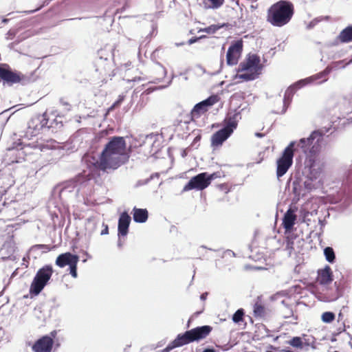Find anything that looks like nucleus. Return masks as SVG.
Returning <instances> with one entry per match:
<instances>
[{
    "label": "nucleus",
    "mask_w": 352,
    "mask_h": 352,
    "mask_svg": "<svg viewBox=\"0 0 352 352\" xmlns=\"http://www.w3.org/2000/svg\"><path fill=\"white\" fill-rule=\"evenodd\" d=\"M130 155L126 150V142L124 137L109 138L96 162V166L102 171L116 170L126 163Z\"/></svg>",
    "instance_id": "f257e3e1"
},
{
    "label": "nucleus",
    "mask_w": 352,
    "mask_h": 352,
    "mask_svg": "<svg viewBox=\"0 0 352 352\" xmlns=\"http://www.w3.org/2000/svg\"><path fill=\"white\" fill-rule=\"evenodd\" d=\"M330 127H322L313 131L308 138H301L298 142L297 149L300 148L306 156V166L311 169L313 174H317L320 170L322 163L320 153L322 148L324 135L328 133Z\"/></svg>",
    "instance_id": "f03ea898"
},
{
    "label": "nucleus",
    "mask_w": 352,
    "mask_h": 352,
    "mask_svg": "<svg viewBox=\"0 0 352 352\" xmlns=\"http://www.w3.org/2000/svg\"><path fill=\"white\" fill-rule=\"evenodd\" d=\"M294 13L292 3L287 0H280L270 7L267 21L274 26L282 27L289 22Z\"/></svg>",
    "instance_id": "7ed1b4c3"
},
{
    "label": "nucleus",
    "mask_w": 352,
    "mask_h": 352,
    "mask_svg": "<svg viewBox=\"0 0 352 352\" xmlns=\"http://www.w3.org/2000/svg\"><path fill=\"white\" fill-rule=\"evenodd\" d=\"M241 118V112L236 109L229 111L223 120V127L211 136V146L214 148L221 146L236 129Z\"/></svg>",
    "instance_id": "20e7f679"
},
{
    "label": "nucleus",
    "mask_w": 352,
    "mask_h": 352,
    "mask_svg": "<svg viewBox=\"0 0 352 352\" xmlns=\"http://www.w3.org/2000/svg\"><path fill=\"white\" fill-rule=\"evenodd\" d=\"M324 168V163H322L320 170L317 174H313L311 169H309L306 166V159L304 162V170L303 175L305 178L297 177L293 181L292 183V192L297 197L298 200L300 197L306 195L307 193L309 192L313 188H314V184L313 182L316 180L320 176Z\"/></svg>",
    "instance_id": "39448f33"
},
{
    "label": "nucleus",
    "mask_w": 352,
    "mask_h": 352,
    "mask_svg": "<svg viewBox=\"0 0 352 352\" xmlns=\"http://www.w3.org/2000/svg\"><path fill=\"white\" fill-rule=\"evenodd\" d=\"M93 177V174L89 170H83L74 178L64 182L61 186L56 187L54 192L58 190L59 197L61 199L67 197L69 194L76 197L80 188L82 186H85Z\"/></svg>",
    "instance_id": "423d86ee"
},
{
    "label": "nucleus",
    "mask_w": 352,
    "mask_h": 352,
    "mask_svg": "<svg viewBox=\"0 0 352 352\" xmlns=\"http://www.w3.org/2000/svg\"><path fill=\"white\" fill-rule=\"evenodd\" d=\"M54 272L51 265H45L40 268L34 276L30 287L31 295H38L48 284Z\"/></svg>",
    "instance_id": "0eeeda50"
},
{
    "label": "nucleus",
    "mask_w": 352,
    "mask_h": 352,
    "mask_svg": "<svg viewBox=\"0 0 352 352\" xmlns=\"http://www.w3.org/2000/svg\"><path fill=\"white\" fill-rule=\"evenodd\" d=\"M298 142L292 141L283 150L280 157L276 161V176L278 178L283 176L292 166L294 155L295 146Z\"/></svg>",
    "instance_id": "6e6552de"
},
{
    "label": "nucleus",
    "mask_w": 352,
    "mask_h": 352,
    "mask_svg": "<svg viewBox=\"0 0 352 352\" xmlns=\"http://www.w3.org/2000/svg\"><path fill=\"white\" fill-rule=\"evenodd\" d=\"M49 122L50 120L46 113L34 116L28 123L27 135L29 133L31 137L36 136L43 129L53 128L54 123L56 125L58 124L56 119L50 122V124Z\"/></svg>",
    "instance_id": "1a4fd4ad"
},
{
    "label": "nucleus",
    "mask_w": 352,
    "mask_h": 352,
    "mask_svg": "<svg viewBox=\"0 0 352 352\" xmlns=\"http://www.w3.org/2000/svg\"><path fill=\"white\" fill-rule=\"evenodd\" d=\"M79 261V256L69 252L59 254L56 259V265L60 267L69 266V274L73 278L78 277L77 265Z\"/></svg>",
    "instance_id": "9d476101"
},
{
    "label": "nucleus",
    "mask_w": 352,
    "mask_h": 352,
    "mask_svg": "<svg viewBox=\"0 0 352 352\" xmlns=\"http://www.w3.org/2000/svg\"><path fill=\"white\" fill-rule=\"evenodd\" d=\"M27 78L21 72L11 69L7 64H0V80L10 85L22 82L25 84Z\"/></svg>",
    "instance_id": "9b49d317"
},
{
    "label": "nucleus",
    "mask_w": 352,
    "mask_h": 352,
    "mask_svg": "<svg viewBox=\"0 0 352 352\" xmlns=\"http://www.w3.org/2000/svg\"><path fill=\"white\" fill-rule=\"evenodd\" d=\"M263 65L261 64V58L256 54H249L245 60L240 63L237 72H252L254 74H261Z\"/></svg>",
    "instance_id": "f8f14e48"
},
{
    "label": "nucleus",
    "mask_w": 352,
    "mask_h": 352,
    "mask_svg": "<svg viewBox=\"0 0 352 352\" xmlns=\"http://www.w3.org/2000/svg\"><path fill=\"white\" fill-rule=\"evenodd\" d=\"M208 173H201L192 177L184 186L183 191L190 190H202L210 185Z\"/></svg>",
    "instance_id": "ddd939ff"
},
{
    "label": "nucleus",
    "mask_w": 352,
    "mask_h": 352,
    "mask_svg": "<svg viewBox=\"0 0 352 352\" xmlns=\"http://www.w3.org/2000/svg\"><path fill=\"white\" fill-rule=\"evenodd\" d=\"M242 40H237L231 43L226 54V63L228 65H236L243 51Z\"/></svg>",
    "instance_id": "4468645a"
},
{
    "label": "nucleus",
    "mask_w": 352,
    "mask_h": 352,
    "mask_svg": "<svg viewBox=\"0 0 352 352\" xmlns=\"http://www.w3.org/2000/svg\"><path fill=\"white\" fill-rule=\"evenodd\" d=\"M13 144V146L8 148L7 155L14 157L12 160H10L12 163L21 162L22 161L25 160L27 150L30 147L28 145L23 146L21 142L14 143Z\"/></svg>",
    "instance_id": "2eb2a0df"
},
{
    "label": "nucleus",
    "mask_w": 352,
    "mask_h": 352,
    "mask_svg": "<svg viewBox=\"0 0 352 352\" xmlns=\"http://www.w3.org/2000/svg\"><path fill=\"white\" fill-rule=\"evenodd\" d=\"M331 70L332 68L330 66H327L324 70H322L320 72H318L308 78L298 80L296 82V85H298V87H303L304 86L308 84L312 83L319 80H321L319 81L318 83L322 84V82L327 81L328 78H327V76L330 74Z\"/></svg>",
    "instance_id": "dca6fc26"
},
{
    "label": "nucleus",
    "mask_w": 352,
    "mask_h": 352,
    "mask_svg": "<svg viewBox=\"0 0 352 352\" xmlns=\"http://www.w3.org/2000/svg\"><path fill=\"white\" fill-rule=\"evenodd\" d=\"M218 101V96L216 95H212L208 98L196 104L191 111V113L193 116H199L201 113H205L208 111V108L212 107Z\"/></svg>",
    "instance_id": "f3484780"
},
{
    "label": "nucleus",
    "mask_w": 352,
    "mask_h": 352,
    "mask_svg": "<svg viewBox=\"0 0 352 352\" xmlns=\"http://www.w3.org/2000/svg\"><path fill=\"white\" fill-rule=\"evenodd\" d=\"M54 341L48 336H44L35 342L32 346L34 352H51Z\"/></svg>",
    "instance_id": "a211bd4d"
},
{
    "label": "nucleus",
    "mask_w": 352,
    "mask_h": 352,
    "mask_svg": "<svg viewBox=\"0 0 352 352\" xmlns=\"http://www.w3.org/2000/svg\"><path fill=\"white\" fill-rule=\"evenodd\" d=\"M340 106L341 111L338 119H341L342 116V118H346L347 121L352 122V94L348 97L344 98Z\"/></svg>",
    "instance_id": "6ab92c4d"
},
{
    "label": "nucleus",
    "mask_w": 352,
    "mask_h": 352,
    "mask_svg": "<svg viewBox=\"0 0 352 352\" xmlns=\"http://www.w3.org/2000/svg\"><path fill=\"white\" fill-rule=\"evenodd\" d=\"M131 221V216L126 211H124L120 214L118 224V235L119 238L127 235Z\"/></svg>",
    "instance_id": "aec40b11"
},
{
    "label": "nucleus",
    "mask_w": 352,
    "mask_h": 352,
    "mask_svg": "<svg viewBox=\"0 0 352 352\" xmlns=\"http://www.w3.org/2000/svg\"><path fill=\"white\" fill-rule=\"evenodd\" d=\"M296 208H289L283 217L282 225L285 233H291L293 231L296 221Z\"/></svg>",
    "instance_id": "412c9836"
},
{
    "label": "nucleus",
    "mask_w": 352,
    "mask_h": 352,
    "mask_svg": "<svg viewBox=\"0 0 352 352\" xmlns=\"http://www.w3.org/2000/svg\"><path fill=\"white\" fill-rule=\"evenodd\" d=\"M212 328L209 325H203L197 327L189 330L191 338H192L193 342L199 341L205 338L212 331Z\"/></svg>",
    "instance_id": "4be33fe9"
},
{
    "label": "nucleus",
    "mask_w": 352,
    "mask_h": 352,
    "mask_svg": "<svg viewBox=\"0 0 352 352\" xmlns=\"http://www.w3.org/2000/svg\"><path fill=\"white\" fill-rule=\"evenodd\" d=\"M318 279L322 285H328L333 281V272L329 265H326L324 268L318 270Z\"/></svg>",
    "instance_id": "5701e85b"
},
{
    "label": "nucleus",
    "mask_w": 352,
    "mask_h": 352,
    "mask_svg": "<svg viewBox=\"0 0 352 352\" xmlns=\"http://www.w3.org/2000/svg\"><path fill=\"white\" fill-rule=\"evenodd\" d=\"M301 87H298V85H296V82L290 85L285 91L284 98H283V104L284 108L283 109V113H285L287 110V108L289 103L292 101V97L294 93Z\"/></svg>",
    "instance_id": "b1692460"
},
{
    "label": "nucleus",
    "mask_w": 352,
    "mask_h": 352,
    "mask_svg": "<svg viewBox=\"0 0 352 352\" xmlns=\"http://www.w3.org/2000/svg\"><path fill=\"white\" fill-rule=\"evenodd\" d=\"M133 221L136 223H145L148 217V212L146 209L138 208L134 207L132 211Z\"/></svg>",
    "instance_id": "393cba45"
},
{
    "label": "nucleus",
    "mask_w": 352,
    "mask_h": 352,
    "mask_svg": "<svg viewBox=\"0 0 352 352\" xmlns=\"http://www.w3.org/2000/svg\"><path fill=\"white\" fill-rule=\"evenodd\" d=\"M173 344L177 347H180L189 343L193 342L192 338H191L189 330L183 333H179L177 336L175 340H173Z\"/></svg>",
    "instance_id": "a878e982"
},
{
    "label": "nucleus",
    "mask_w": 352,
    "mask_h": 352,
    "mask_svg": "<svg viewBox=\"0 0 352 352\" xmlns=\"http://www.w3.org/2000/svg\"><path fill=\"white\" fill-rule=\"evenodd\" d=\"M337 39L342 43L352 42V24L344 28L337 36Z\"/></svg>",
    "instance_id": "bb28decb"
},
{
    "label": "nucleus",
    "mask_w": 352,
    "mask_h": 352,
    "mask_svg": "<svg viewBox=\"0 0 352 352\" xmlns=\"http://www.w3.org/2000/svg\"><path fill=\"white\" fill-rule=\"evenodd\" d=\"M258 77V74H254L252 72H246L244 74H236L234 76V80L241 79L245 81L254 80Z\"/></svg>",
    "instance_id": "cd10ccee"
},
{
    "label": "nucleus",
    "mask_w": 352,
    "mask_h": 352,
    "mask_svg": "<svg viewBox=\"0 0 352 352\" xmlns=\"http://www.w3.org/2000/svg\"><path fill=\"white\" fill-rule=\"evenodd\" d=\"M323 254L325 259L329 263H334L336 260V253L333 248L327 246L324 248Z\"/></svg>",
    "instance_id": "c85d7f7f"
},
{
    "label": "nucleus",
    "mask_w": 352,
    "mask_h": 352,
    "mask_svg": "<svg viewBox=\"0 0 352 352\" xmlns=\"http://www.w3.org/2000/svg\"><path fill=\"white\" fill-rule=\"evenodd\" d=\"M342 185L352 188V167L345 169L342 176Z\"/></svg>",
    "instance_id": "c756f323"
},
{
    "label": "nucleus",
    "mask_w": 352,
    "mask_h": 352,
    "mask_svg": "<svg viewBox=\"0 0 352 352\" xmlns=\"http://www.w3.org/2000/svg\"><path fill=\"white\" fill-rule=\"evenodd\" d=\"M114 49L112 46L106 47L104 50H100L98 51V55L100 59L104 58L105 60H109V58H112L113 57Z\"/></svg>",
    "instance_id": "7c9ffc66"
},
{
    "label": "nucleus",
    "mask_w": 352,
    "mask_h": 352,
    "mask_svg": "<svg viewBox=\"0 0 352 352\" xmlns=\"http://www.w3.org/2000/svg\"><path fill=\"white\" fill-rule=\"evenodd\" d=\"M245 316V311L243 309L241 308L237 309L235 313L232 315V321L236 324H239L243 320Z\"/></svg>",
    "instance_id": "2f4dec72"
},
{
    "label": "nucleus",
    "mask_w": 352,
    "mask_h": 352,
    "mask_svg": "<svg viewBox=\"0 0 352 352\" xmlns=\"http://www.w3.org/2000/svg\"><path fill=\"white\" fill-rule=\"evenodd\" d=\"M288 343L293 347L302 349L303 346L302 339L300 337L296 336L293 337Z\"/></svg>",
    "instance_id": "473e14b6"
},
{
    "label": "nucleus",
    "mask_w": 352,
    "mask_h": 352,
    "mask_svg": "<svg viewBox=\"0 0 352 352\" xmlns=\"http://www.w3.org/2000/svg\"><path fill=\"white\" fill-rule=\"evenodd\" d=\"M282 314L284 318L292 317L295 320H298V317L294 315L293 309L289 305H286V308L283 310Z\"/></svg>",
    "instance_id": "72a5a7b5"
},
{
    "label": "nucleus",
    "mask_w": 352,
    "mask_h": 352,
    "mask_svg": "<svg viewBox=\"0 0 352 352\" xmlns=\"http://www.w3.org/2000/svg\"><path fill=\"white\" fill-rule=\"evenodd\" d=\"M322 322L325 323H330L335 319V314L331 311H325L321 316Z\"/></svg>",
    "instance_id": "f704fd0d"
},
{
    "label": "nucleus",
    "mask_w": 352,
    "mask_h": 352,
    "mask_svg": "<svg viewBox=\"0 0 352 352\" xmlns=\"http://www.w3.org/2000/svg\"><path fill=\"white\" fill-rule=\"evenodd\" d=\"M226 25L225 23H223L221 25H211L208 27L205 28L203 31L208 34H214L219 30L221 28L224 27Z\"/></svg>",
    "instance_id": "c9c22d12"
},
{
    "label": "nucleus",
    "mask_w": 352,
    "mask_h": 352,
    "mask_svg": "<svg viewBox=\"0 0 352 352\" xmlns=\"http://www.w3.org/2000/svg\"><path fill=\"white\" fill-rule=\"evenodd\" d=\"M334 285L336 289V296L333 298V300H337L340 297L343 296L344 293V287L342 285V283H338L337 282L334 283Z\"/></svg>",
    "instance_id": "e433bc0d"
},
{
    "label": "nucleus",
    "mask_w": 352,
    "mask_h": 352,
    "mask_svg": "<svg viewBox=\"0 0 352 352\" xmlns=\"http://www.w3.org/2000/svg\"><path fill=\"white\" fill-rule=\"evenodd\" d=\"M294 249L293 239H290L289 236H287L285 250L288 251L289 256H291Z\"/></svg>",
    "instance_id": "4c0bfd02"
},
{
    "label": "nucleus",
    "mask_w": 352,
    "mask_h": 352,
    "mask_svg": "<svg viewBox=\"0 0 352 352\" xmlns=\"http://www.w3.org/2000/svg\"><path fill=\"white\" fill-rule=\"evenodd\" d=\"M34 250H42L43 252H47L50 251V249L47 245L38 244V245H33L30 248L31 251H33Z\"/></svg>",
    "instance_id": "58836bf2"
},
{
    "label": "nucleus",
    "mask_w": 352,
    "mask_h": 352,
    "mask_svg": "<svg viewBox=\"0 0 352 352\" xmlns=\"http://www.w3.org/2000/svg\"><path fill=\"white\" fill-rule=\"evenodd\" d=\"M263 307L258 304H255L254 306V314L255 316H261L263 313Z\"/></svg>",
    "instance_id": "ea45409f"
},
{
    "label": "nucleus",
    "mask_w": 352,
    "mask_h": 352,
    "mask_svg": "<svg viewBox=\"0 0 352 352\" xmlns=\"http://www.w3.org/2000/svg\"><path fill=\"white\" fill-rule=\"evenodd\" d=\"M123 100H124V96H119L118 99L113 103V104L109 107V110H112L114 108H116V107L120 106Z\"/></svg>",
    "instance_id": "a19ab883"
},
{
    "label": "nucleus",
    "mask_w": 352,
    "mask_h": 352,
    "mask_svg": "<svg viewBox=\"0 0 352 352\" xmlns=\"http://www.w3.org/2000/svg\"><path fill=\"white\" fill-rule=\"evenodd\" d=\"M321 20H322V18H316V19H313L311 21H310L309 23V24L307 26V28L309 30L314 28L318 23L321 21Z\"/></svg>",
    "instance_id": "79ce46f5"
},
{
    "label": "nucleus",
    "mask_w": 352,
    "mask_h": 352,
    "mask_svg": "<svg viewBox=\"0 0 352 352\" xmlns=\"http://www.w3.org/2000/svg\"><path fill=\"white\" fill-rule=\"evenodd\" d=\"M175 348H177V346L173 344V341H172L164 349H162V352H170Z\"/></svg>",
    "instance_id": "37998d69"
},
{
    "label": "nucleus",
    "mask_w": 352,
    "mask_h": 352,
    "mask_svg": "<svg viewBox=\"0 0 352 352\" xmlns=\"http://www.w3.org/2000/svg\"><path fill=\"white\" fill-rule=\"evenodd\" d=\"M206 36L203 35V36H201L199 37H197V36H193L192 38H190L188 41V45H192V44H194L196 42H197L199 40L203 38H205Z\"/></svg>",
    "instance_id": "c03bdc74"
},
{
    "label": "nucleus",
    "mask_w": 352,
    "mask_h": 352,
    "mask_svg": "<svg viewBox=\"0 0 352 352\" xmlns=\"http://www.w3.org/2000/svg\"><path fill=\"white\" fill-rule=\"evenodd\" d=\"M319 223L320 224V232L319 233L316 232V233H314L313 232H311L310 233V234H314V236H317L318 237H320V236L322 234V233L323 232V230H322V228L324 226V220H321V219H319Z\"/></svg>",
    "instance_id": "a18cd8bd"
},
{
    "label": "nucleus",
    "mask_w": 352,
    "mask_h": 352,
    "mask_svg": "<svg viewBox=\"0 0 352 352\" xmlns=\"http://www.w3.org/2000/svg\"><path fill=\"white\" fill-rule=\"evenodd\" d=\"M208 179H210V184L211 183L212 180L221 177V173L220 172H215L212 174L208 173Z\"/></svg>",
    "instance_id": "49530a36"
},
{
    "label": "nucleus",
    "mask_w": 352,
    "mask_h": 352,
    "mask_svg": "<svg viewBox=\"0 0 352 352\" xmlns=\"http://www.w3.org/2000/svg\"><path fill=\"white\" fill-rule=\"evenodd\" d=\"M226 256H233V257H235L236 256V254L231 250H226L223 252V255H222V258Z\"/></svg>",
    "instance_id": "de8ad7c7"
},
{
    "label": "nucleus",
    "mask_w": 352,
    "mask_h": 352,
    "mask_svg": "<svg viewBox=\"0 0 352 352\" xmlns=\"http://www.w3.org/2000/svg\"><path fill=\"white\" fill-rule=\"evenodd\" d=\"M50 3V1L48 0H46L44 1V3L43 6H40L39 8H36V9H34V10H29V11H26L25 12L28 13V14H31V13H34L38 10H39L43 6H44L45 5H47L48 3Z\"/></svg>",
    "instance_id": "09e8293b"
},
{
    "label": "nucleus",
    "mask_w": 352,
    "mask_h": 352,
    "mask_svg": "<svg viewBox=\"0 0 352 352\" xmlns=\"http://www.w3.org/2000/svg\"><path fill=\"white\" fill-rule=\"evenodd\" d=\"M60 103L63 105V106H65L66 107V110L67 111H69L70 110V108H71V105L66 101L64 100V99L63 98H60Z\"/></svg>",
    "instance_id": "8fccbe9b"
},
{
    "label": "nucleus",
    "mask_w": 352,
    "mask_h": 352,
    "mask_svg": "<svg viewBox=\"0 0 352 352\" xmlns=\"http://www.w3.org/2000/svg\"><path fill=\"white\" fill-rule=\"evenodd\" d=\"M104 228L101 231L100 234L101 235H105L109 234V227L107 225L103 224Z\"/></svg>",
    "instance_id": "3c124183"
},
{
    "label": "nucleus",
    "mask_w": 352,
    "mask_h": 352,
    "mask_svg": "<svg viewBox=\"0 0 352 352\" xmlns=\"http://www.w3.org/2000/svg\"><path fill=\"white\" fill-rule=\"evenodd\" d=\"M7 34L8 36V38L12 39L14 38V36H15V32L14 31L9 30Z\"/></svg>",
    "instance_id": "603ef678"
},
{
    "label": "nucleus",
    "mask_w": 352,
    "mask_h": 352,
    "mask_svg": "<svg viewBox=\"0 0 352 352\" xmlns=\"http://www.w3.org/2000/svg\"><path fill=\"white\" fill-rule=\"evenodd\" d=\"M201 140V136L200 135H197L194 140H193V142L192 143V146H193L195 144H197V142H199Z\"/></svg>",
    "instance_id": "864d4df0"
},
{
    "label": "nucleus",
    "mask_w": 352,
    "mask_h": 352,
    "mask_svg": "<svg viewBox=\"0 0 352 352\" xmlns=\"http://www.w3.org/2000/svg\"><path fill=\"white\" fill-rule=\"evenodd\" d=\"M202 352H217V351L213 347H208L204 349Z\"/></svg>",
    "instance_id": "5fc2aeb1"
},
{
    "label": "nucleus",
    "mask_w": 352,
    "mask_h": 352,
    "mask_svg": "<svg viewBox=\"0 0 352 352\" xmlns=\"http://www.w3.org/2000/svg\"><path fill=\"white\" fill-rule=\"evenodd\" d=\"M208 295V292H204V293L201 294V296H200L201 300H202V301L206 300V299L207 298Z\"/></svg>",
    "instance_id": "6e6d98bb"
},
{
    "label": "nucleus",
    "mask_w": 352,
    "mask_h": 352,
    "mask_svg": "<svg viewBox=\"0 0 352 352\" xmlns=\"http://www.w3.org/2000/svg\"><path fill=\"white\" fill-rule=\"evenodd\" d=\"M29 256H28L27 258L25 256L23 257V265H25V267H28V259H29Z\"/></svg>",
    "instance_id": "4d7b16f0"
},
{
    "label": "nucleus",
    "mask_w": 352,
    "mask_h": 352,
    "mask_svg": "<svg viewBox=\"0 0 352 352\" xmlns=\"http://www.w3.org/2000/svg\"><path fill=\"white\" fill-rule=\"evenodd\" d=\"M175 77V76L174 74H172V76H171V79L169 80V82H168V85H164V86H162V87H160V88H161V89H162V88H166L167 87H168V86L171 84L172 80H173V79Z\"/></svg>",
    "instance_id": "13d9d810"
},
{
    "label": "nucleus",
    "mask_w": 352,
    "mask_h": 352,
    "mask_svg": "<svg viewBox=\"0 0 352 352\" xmlns=\"http://www.w3.org/2000/svg\"><path fill=\"white\" fill-rule=\"evenodd\" d=\"M264 135H265L264 133H262L260 132L255 133V136L257 138H263V137H264Z\"/></svg>",
    "instance_id": "bf43d9fd"
},
{
    "label": "nucleus",
    "mask_w": 352,
    "mask_h": 352,
    "mask_svg": "<svg viewBox=\"0 0 352 352\" xmlns=\"http://www.w3.org/2000/svg\"><path fill=\"white\" fill-rule=\"evenodd\" d=\"M143 80V78H141V77H135V78L132 80V81H133V82H137V81H141V80Z\"/></svg>",
    "instance_id": "052dcab7"
},
{
    "label": "nucleus",
    "mask_w": 352,
    "mask_h": 352,
    "mask_svg": "<svg viewBox=\"0 0 352 352\" xmlns=\"http://www.w3.org/2000/svg\"><path fill=\"white\" fill-rule=\"evenodd\" d=\"M289 235L287 236H289L290 239H293V241L294 240V239L296 238L295 236H294L293 234L291 233H287Z\"/></svg>",
    "instance_id": "680f3d73"
},
{
    "label": "nucleus",
    "mask_w": 352,
    "mask_h": 352,
    "mask_svg": "<svg viewBox=\"0 0 352 352\" xmlns=\"http://www.w3.org/2000/svg\"><path fill=\"white\" fill-rule=\"evenodd\" d=\"M9 19H7V18H3L2 19V23H7L8 21H9Z\"/></svg>",
    "instance_id": "e2e57ef3"
},
{
    "label": "nucleus",
    "mask_w": 352,
    "mask_h": 352,
    "mask_svg": "<svg viewBox=\"0 0 352 352\" xmlns=\"http://www.w3.org/2000/svg\"><path fill=\"white\" fill-rule=\"evenodd\" d=\"M160 66H161V67H162V69H163L164 75V76H166V74H167V71H166V68H165V67H164L162 65H160Z\"/></svg>",
    "instance_id": "0e129e2a"
},
{
    "label": "nucleus",
    "mask_w": 352,
    "mask_h": 352,
    "mask_svg": "<svg viewBox=\"0 0 352 352\" xmlns=\"http://www.w3.org/2000/svg\"><path fill=\"white\" fill-rule=\"evenodd\" d=\"M281 304L285 307V308H286V305H289L285 300L281 301Z\"/></svg>",
    "instance_id": "69168bd1"
},
{
    "label": "nucleus",
    "mask_w": 352,
    "mask_h": 352,
    "mask_svg": "<svg viewBox=\"0 0 352 352\" xmlns=\"http://www.w3.org/2000/svg\"><path fill=\"white\" fill-rule=\"evenodd\" d=\"M118 246L119 248H121L122 246V243L121 242L120 239H119L118 241Z\"/></svg>",
    "instance_id": "338daca9"
},
{
    "label": "nucleus",
    "mask_w": 352,
    "mask_h": 352,
    "mask_svg": "<svg viewBox=\"0 0 352 352\" xmlns=\"http://www.w3.org/2000/svg\"><path fill=\"white\" fill-rule=\"evenodd\" d=\"M343 318V315L341 312L338 314V320H342Z\"/></svg>",
    "instance_id": "774afa93"
}]
</instances>
